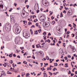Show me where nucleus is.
Instances as JSON below:
<instances>
[{"mask_svg": "<svg viewBox=\"0 0 77 77\" xmlns=\"http://www.w3.org/2000/svg\"><path fill=\"white\" fill-rule=\"evenodd\" d=\"M42 3L44 5L48 6L49 5V2L47 0H42Z\"/></svg>", "mask_w": 77, "mask_h": 77, "instance_id": "1", "label": "nucleus"}, {"mask_svg": "<svg viewBox=\"0 0 77 77\" xmlns=\"http://www.w3.org/2000/svg\"><path fill=\"white\" fill-rule=\"evenodd\" d=\"M50 23L48 22H44L43 23V26L44 27H48Z\"/></svg>", "mask_w": 77, "mask_h": 77, "instance_id": "2", "label": "nucleus"}, {"mask_svg": "<svg viewBox=\"0 0 77 77\" xmlns=\"http://www.w3.org/2000/svg\"><path fill=\"white\" fill-rule=\"evenodd\" d=\"M20 30H21V27L20 26H17L16 29V32L17 33H20Z\"/></svg>", "mask_w": 77, "mask_h": 77, "instance_id": "3", "label": "nucleus"}, {"mask_svg": "<svg viewBox=\"0 0 77 77\" xmlns=\"http://www.w3.org/2000/svg\"><path fill=\"white\" fill-rule=\"evenodd\" d=\"M40 20L42 22H44L45 21L44 17L41 16L40 18Z\"/></svg>", "mask_w": 77, "mask_h": 77, "instance_id": "4", "label": "nucleus"}, {"mask_svg": "<svg viewBox=\"0 0 77 77\" xmlns=\"http://www.w3.org/2000/svg\"><path fill=\"white\" fill-rule=\"evenodd\" d=\"M29 34H27V33L24 34V33H23V37H25V38H27V37H25V36H26V37H27V38H28V37H29V36H28Z\"/></svg>", "mask_w": 77, "mask_h": 77, "instance_id": "5", "label": "nucleus"}, {"mask_svg": "<svg viewBox=\"0 0 77 77\" xmlns=\"http://www.w3.org/2000/svg\"><path fill=\"white\" fill-rule=\"evenodd\" d=\"M72 13L70 12V11H69H69L67 12V15L70 16V15H72Z\"/></svg>", "mask_w": 77, "mask_h": 77, "instance_id": "6", "label": "nucleus"}, {"mask_svg": "<svg viewBox=\"0 0 77 77\" xmlns=\"http://www.w3.org/2000/svg\"><path fill=\"white\" fill-rule=\"evenodd\" d=\"M5 28L6 30L7 31H8V32L9 31H10V30H11V29L8 27H7L6 26H5Z\"/></svg>", "mask_w": 77, "mask_h": 77, "instance_id": "7", "label": "nucleus"}, {"mask_svg": "<svg viewBox=\"0 0 77 77\" xmlns=\"http://www.w3.org/2000/svg\"><path fill=\"white\" fill-rule=\"evenodd\" d=\"M7 27H8V28H10L11 29V24L9 23H8L7 24Z\"/></svg>", "mask_w": 77, "mask_h": 77, "instance_id": "8", "label": "nucleus"}, {"mask_svg": "<svg viewBox=\"0 0 77 77\" xmlns=\"http://www.w3.org/2000/svg\"><path fill=\"white\" fill-rule=\"evenodd\" d=\"M36 48H39V47H41V48L42 47L41 46V45L38 44L37 45H36Z\"/></svg>", "mask_w": 77, "mask_h": 77, "instance_id": "9", "label": "nucleus"}, {"mask_svg": "<svg viewBox=\"0 0 77 77\" xmlns=\"http://www.w3.org/2000/svg\"><path fill=\"white\" fill-rule=\"evenodd\" d=\"M74 48L72 47V51L73 52H75L76 51V49L74 48V47H73Z\"/></svg>", "mask_w": 77, "mask_h": 77, "instance_id": "10", "label": "nucleus"}, {"mask_svg": "<svg viewBox=\"0 0 77 77\" xmlns=\"http://www.w3.org/2000/svg\"><path fill=\"white\" fill-rule=\"evenodd\" d=\"M30 75V74L29 73H27L26 75V77H27L28 76H29Z\"/></svg>", "mask_w": 77, "mask_h": 77, "instance_id": "11", "label": "nucleus"}, {"mask_svg": "<svg viewBox=\"0 0 77 77\" xmlns=\"http://www.w3.org/2000/svg\"><path fill=\"white\" fill-rule=\"evenodd\" d=\"M3 75H4V76H6V74L5 73V72H3Z\"/></svg>", "mask_w": 77, "mask_h": 77, "instance_id": "12", "label": "nucleus"}, {"mask_svg": "<svg viewBox=\"0 0 77 77\" xmlns=\"http://www.w3.org/2000/svg\"><path fill=\"white\" fill-rule=\"evenodd\" d=\"M65 65L66 66H65V68H67V67H68V63H65Z\"/></svg>", "mask_w": 77, "mask_h": 77, "instance_id": "13", "label": "nucleus"}, {"mask_svg": "<svg viewBox=\"0 0 77 77\" xmlns=\"http://www.w3.org/2000/svg\"><path fill=\"white\" fill-rule=\"evenodd\" d=\"M54 66H57V65H58V64H57V63H54Z\"/></svg>", "mask_w": 77, "mask_h": 77, "instance_id": "14", "label": "nucleus"}, {"mask_svg": "<svg viewBox=\"0 0 77 77\" xmlns=\"http://www.w3.org/2000/svg\"><path fill=\"white\" fill-rule=\"evenodd\" d=\"M52 23H53V25L55 23H56V22H55V21L54 20L53 21H52Z\"/></svg>", "mask_w": 77, "mask_h": 77, "instance_id": "15", "label": "nucleus"}, {"mask_svg": "<svg viewBox=\"0 0 77 77\" xmlns=\"http://www.w3.org/2000/svg\"><path fill=\"white\" fill-rule=\"evenodd\" d=\"M18 41L17 38H15V41L16 42H17V41Z\"/></svg>", "mask_w": 77, "mask_h": 77, "instance_id": "16", "label": "nucleus"}, {"mask_svg": "<svg viewBox=\"0 0 77 77\" xmlns=\"http://www.w3.org/2000/svg\"><path fill=\"white\" fill-rule=\"evenodd\" d=\"M48 12V9H47L46 11H44V12Z\"/></svg>", "mask_w": 77, "mask_h": 77, "instance_id": "17", "label": "nucleus"}, {"mask_svg": "<svg viewBox=\"0 0 77 77\" xmlns=\"http://www.w3.org/2000/svg\"><path fill=\"white\" fill-rule=\"evenodd\" d=\"M40 31L41 32H42V30H41V29H40L39 30H38V31L39 32V33H41V32H40Z\"/></svg>", "mask_w": 77, "mask_h": 77, "instance_id": "18", "label": "nucleus"}, {"mask_svg": "<svg viewBox=\"0 0 77 77\" xmlns=\"http://www.w3.org/2000/svg\"><path fill=\"white\" fill-rule=\"evenodd\" d=\"M66 33H67V34H68V35H69V34L70 33V31H68Z\"/></svg>", "mask_w": 77, "mask_h": 77, "instance_id": "19", "label": "nucleus"}, {"mask_svg": "<svg viewBox=\"0 0 77 77\" xmlns=\"http://www.w3.org/2000/svg\"><path fill=\"white\" fill-rule=\"evenodd\" d=\"M20 41V39L17 38V42H19Z\"/></svg>", "mask_w": 77, "mask_h": 77, "instance_id": "20", "label": "nucleus"}, {"mask_svg": "<svg viewBox=\"0 0 77 77\" xmlns=\"http://www.w3.org/2000/svg\"><path fill=\"white\" fill-rule=\"evenodd\" d=\"M68 74H71V72H70V71H69V72L68 73Z\"/></svg>", "mask_w": 77, "mask_h": 77, "instance_id": "21", "label": "nucleus"}, {"mask_svg": "<svg viewBox=\"0 0 77 77\" xmlns=\"http://www.w3.org/2000/svg\"><path fill=\"white\" fill-rule=\"evenodd\" d=\"M64 59H65L66 60L68 59V57L66 56L64 57Z\"/></svg>", "mask_w": 77, "mask_h": 77, "instance_id": "22", "label": "nucleus"}, {"mask_svg": "<svg viewBox=\"0 0 77 77\" xmlns=\"http://www.w3.org/2000/svg\"><path fill=\"white\" fill-rule=\"evenodd\" d=\"M50 45H55V44L53 43V44H52V43H51Z\"/></svg>", "mask_w": 77, "mask_h": 77, "instance_id": "23", "label": "nucleus"}, {"mask_svg": "<svg viewBox=\"0 0 77 77\" xmlns=\"http://www.w3.org/2000/svg\"><path fill=\"white\" fill-rule=\"evenodd\" d=\"M0 71H1L2 72H3V69H0Z\"/></svg>", "mask_w": 77, "mask_h": 77, "instance_id": "24", "label": "nucleus"}, {"mask_svg": "<svg viewBox=\"0 0 77 77\" xmlns=\"http://www.w3.org/2000/svg\"><path fill=\"white\" fill-rule=\"evenodd\" d=\"M13 56L14 57H17V55H15V54H13Z\"/></svg>", "mask_w": 77, "mask_h": 77, "instance_id": "25", "label": "nucleus"}, {"mask_svg": "<svg viewBox=\"0 0 77 77\" xmlns=\"http://www.w3.org/2000/svg\"><path fill=\"white\" fill-rule=\"evenodd\" d=\"M12 9V8H10V10H9V12H11Z\"/></svg>", "mask_w": 77, "mask_h": 77, "instance_id": "26", "label": "nucleus"}, {"mask_svg": "<svg viewBox=\"0 0 77 77\" xmlns=\"http://www.w3.org/2000/svg\"><path fill=\"white\" fill-rule=\"evenodd\" d=\"M47 42H49V43H50V40H49V39H48L47 41Z\"/></svg>", "mask_w": 77, "mask_h": 77, "instance_id": "27", "label": "nucleus"}, {"mask_svg": "<svg viewBox=\"0 0 77 77\" xmlns=\"http://www.w3.org/2000/svg\"><path fill=\"white\" fill-rule=\"evenodd\" d=\"M17 3H14V5L15 6H17Z\"/></svg>", "mask_w": 77, "mask_h": 77, "instance_id": "28", "label": "nucleus"}, {"mask_svg": "<svg viewBox=\"0 0 77 77\" xmlns=\"http://www.w3.org/2000/svg\"><path fill=\"white\" fill-rule=\"evenodd\" d=\"M60 53L61 54H62V55H63V51H62V52H60Z\"/></svg>", "mask_w": 77, "mask_h": 77, "instance_id": "29", "label": "nucleus"}, {"mask_svg": "<svg viewBox=\"0 0 77 77\" xmlns=\"http://www.w3.org/2000/svg\"><path fill=\"white\" fill-rule=\"evenodd\" d=\"M68 58H71V55H68Z\"/></svg>", "mask_w": 77, "mask_h": 77, "instance_id": "30", "label": "nucleus"}, {"mask_svg": "<svg viewBox=\"0 0 77 77\" xmlns=\"http://www.w3.org/2000/svg\"><path fill=\"white\" fill-rule=\"evenodd\" d=\"M20 49H21V50H23V49H24V47H20Z\"/></svg>", "mask_w": 77, "mask_h": 77, "instance_id": "31", "label": "nucleus"}, {"mask_svg": "<svg viewBox=\"0 0 77 77\" xmlns=\"http://www.w3.org/2000/svg\"><path fill=\"white\" fill-rule=\"evenodd\" d=\"M48 36H51V33L49 32L48 34Z\"/></svg>", "mask_w": 77, "mask_h": 77, "instance_id": "32", "label": "nucleus"}, {"mask_svg": "<svg viewBox=\"0 0 77 77\" xmlns=\"http://www.w3.org/2000/svg\"><path fill=\"white\" fill-rule=\"evenodd\" d=\"M39 53H40V54L42 55V52L41 51H39Z\"/></svg>", "mask_w": 77, "mask_h": 77, "instance_id": "33", "label": "nucleus"}, {"mask_svg": "<svg viewBox=\"0 0 77 77\" xmlns=\"http://www.w3.org/2000/svg\"><path fill=\"white\" fill-rule=\"evenodd\" d=\"M7 74H12V73L11 72H7Z\"/></svg>", "mask_w": 77, "mask_h": 77, "instance_id": "34", "label": "nucleus"}, {"mask_svg": "<svg viewBox=\"0 0 77 77\" xmlns=\"http://www.w3.org/2000/svg\"><path fill=\"white\" fill-rule=\"evenodd\" d=\"M51 18H52V20H53V19H54V17H53V16H51Z\"/></svg>", "mask_w": 77, "mask_h": 77, "instance_id": "35", "label": "nucleus"}, {"mask_svg": "<svg viewBox=\"0 0 77 77\" xmlns=\"http://www.w3.org/2000/svg\"><path fill=\"white\" fill-rule=\"evenodd\" d=\"M0 7H1V8H3V5H0Z\"/></svg>", "mask_w": 77, "mask_h": 77, "instance_id": "36", "label": "nucleus"}, {"mask_svg": "<svg viewBox=\"0 0 77 77\" xmlns=\"http://www.w3.org/2000/svg\"><path fill=\"white\" fill-rule=\"evenodd\" d=\"M69 46L70 47V48L72 49V47H72V46L71 45H69Z\"/></svg>", "mask_w": 77, "mask_h": 77, "instance_id": "37", "label": "nucleus"}, {"mask_svg": "<svg viewBox=\"0 0 77 77\" xmlns=\"http://www.w3.org/2000/svg\"><path fill=\"white\" fill-rule=\"evenodd\" d=\"M26 7H27V9H29V5H27L26 6Z\"/></svg>", "mask_w": 77, "mask_h": 77, "instance_id": "38", "label": "nucleus"}, {"mask_svg": "<svg viewBox=\"0 0 77 77\" xmlns=\"http://www.w3.org/2000/svg\"><path fill=\"white\" fill-rule=\"evenodd\" d=\"M72 35H73V36H72V37H74V36H75V34H72Z\"/></svg>", "mask_w": 77, "mask_h": 77, "instance_id": "39", "label": "nucleus"}, {"mask_svg": "<svg viewBox=\"0 0 77 77\" xmlns=\"http://www.w3.org/2000/svg\"><path fill=\"white\" fill-rule=\"evenodd\" d=\"M63 13H64V14H66V11H65V10H64L63 11Z\"/></svg>", "mask_w": 77, "mask_h": 77, "instance_id": "40", "label": "nucleus"}, {"mask_svg": "<svg viewBox=\"0 0 77 77\" xmlns=\"http://www.w3.org/2000/svg\"><path fill=\"white\" fill-rule=\"evenodd\" d=\"M68 26H69L70 27H72V26H71V24H69L68 25Z\"/></svg>", "mask_w": 77, "mask_h": 77, "instance_id": "41", "label": "nucleus"}, {"mask_svg": "<svg viewBox=\"0 0 77 77\" xmlns=\"http://www.w3.org/2000/svg\"><path fill=\"white\" fill-rule=\"evenodd\" d=\"M39 10H38L37 11H36V13H39Z\"/></svg>", "mask_w": 77, "mask_h": 77, "instance_id": "42", "label": "nucleus"}, {"mask_svg": "<svg viewBox=\"0 0 77 77\" xmlns=\"http://www.w3.org/2000/svg\"><path fill=\"white\" fill-rule=\"evenodd\" d=\"M74 57L72 56V58H71L72 60H74Z\"/></svg>", "mask_w": 77, "mask_h": 77, "instance_id": "43", "label": "nucleus"}, {"mask_svg": "<svg viewBox=\"0 0 77 77\" xmlns=\"http://www.w3.org/2000/svg\"><path fill=\"white\" fill-rule=\"evenodd\" d=\"M53 11H51V13H50V14L51 15H52V14H53Z\"/></svg>", "mask_w": 77, "mask_h": 77, "instance_id": "44", "label": "nucleus"}, {"mask_svg": "<svg viewBox=\"0 0 77 77\" xmlns=\"http://www.w3.org/2000/svg\"><path fill=\"white\" fill-rule=\"evenodd\" d=\"M17 57L18 58H20V56L18 55L17 56Z\"/></svg>", "mask_w": 77, "mask_h": 77, "instance_id": "45", "label": "nucleus"}, {"mask_svg": "<svg viewBox=\"0 0 77 77\" xmlns=\"http://www.w3.org/2000/svg\"><path fill=\"white\" fill-rule=\"evenodd\" d=\"M27 53V52H25L24 54H23V56H25V55H26V54Z\"/></svg>", "mask_w": 77, "mask_h": 77, "instance_id": "46", "label": "nucleus"}, {"mask_svg": "<svg viewBox=\"0 0 77 77\" xmlns=\"http://www.w3.org/2000/svg\"><path fill=\"white\" fill-rule=\"evenodd\" d=\"M53 42L54 43H56V41L55 40H53Z\"/></svg>", "mask_w": 77, "mask_h": 77, "instance_id": "47", "label": "nucleus"}, {"mask_svg": "<svg viewBox=\"0 0 77 77\" xmlns=\"http://www.w3.org/2000/svg\"><path fill=\"white\" fill-rule=\"evenodd\" d=\"M29 15V13H26V17H27Z\"/></svg>", "mask_w": 77, "mask_h": 77, "instance_id": "48", "label": "nucleus"}, {"mask_svg": "<svg viewBox=\"0 0 77 77\" xmlns=\"http://www.w3.org/2000/svg\"><path fill=\"white\" fill-rule=\"evenodd\" d=\"M31 14H35V13H34V12L32 11L31 12Z\"/></svg>", "mask_w": 77, "mask_h": 77, "instance_id": "49", "label": "nucleus"}, {"mask_svg": "<svg viewBox=\"0 0 77 77\" xmlns=\"http://www.w3.org/2000/svg\"><path fill=\"white\" fill-rule=\"evenodd\" d=\"M17 64H21V62H18L17 63Z\"/></svg>", "mask_w": 77, "mask_h": 77, "instance_id": "50", "label": "nucleus"}, {"mask_svg": "<svg viewBox=\"0 0 77 77\" xmlns=\"http://www.w3.org/2000/svg\"><path fill=\"white\" fill-rule=\"evenodd\" d=\"M45 43H43L42 44V45H44V44H45Z\"/></svg>", "mask_w": 77, "mask_h": 77, "instance_id": "51", "label": "nucleus"}, {"mask_svg": "<svg viewBox=\"0 0 77 77\" xmlns=\"http://www.w3.org/2000/svg\"><path fill=\"white\" fill-rule=\"evenodd\" d=\"M31 27H34V28H35V26L33 25L32 26H31Z\"/></svg>", "mask_w": 77, "mask_h": 77, "instance_id": "52", "label": "nucleus"}, {"mask_svg": "<svg viewBox=\"0 0 77 77\" xmlns=\"http://www.w3.org/2000/svg\"><path fill=\"white\" fill-rule=\"evenodd\" d=\"M59 59L56 60V62H59Z\"/></svg>", "mask_w": 77, "mask_h": 77, "instance_id": "53", "label": "nucleus"}, {"mask_svg": "<svg viewBox=\"0 0 77 77\" xmlns=\"http://www.w3.org/2000/svg\"><path fill=\"white\" fill-rule=\"evenodd\" d=\"M59 44H61V43H62V42L59 41Z\"/></svg>", "mask_w": 77, "mask_h": 77, "instance_id": "54", "label": "nucleus"}, {"mask_svg": "<svg viewBox=\"0 0 77 77\" xmlns=\"http://www.w3.org/2000/svg\"><path fill=\"white\" fill-rule=\"evenodd\" d=\"M55 68H54V69H53V71H55Z\"/></svg>", "mask_w": 77, "mask_h": 77, "instance_id": "55", "label": "nucleus"}, {"mask_svg": "<svg viewBox=\"0 0 77 77\" xmlns=\"http://www.w3.org/2000/svg\"><path fill=\"white\" fill-rule=\"evenodd\" d=\"M65 32H67V29L66 28L65 29Z\"/></svg>", "mask_w": 77, "mask_h": 77, "instance_id": "56", "label": "nucleus"}, {"mask_svg": "<svg viewBox=\"0 0 77 77\" xmlns=\"http://www.w3.org/2000/svg\"><path fill=\"white\" fill-rule=\"evenodd\" d=\"M32 48H35V45H32Z\"/></svg>", "mask_w": 77, "mask_h": 77, "instance_id": "57", "label": "nucleus"}, {"mask_svg": "<svg viewBox=\"0 0 77 77\" xmlns=\"http://www.w3.org/2000/svg\"><path fill=\"white\" fill-rule=\"evenodd\" d=\"M35 64H37V65H38V62L36 61L35 62Z\"/></svg>", "mask_w": 77, "mask_h": 77, "instance_id": "58", "label": "nucleus"}, {"mask_svg": "<svg viewBox=\"0 0 77 77\" xmlns=\"http://www.w3.org/2000/svg\"><path fill=\"white\" fill-rule=\"evenodd\" d=\"M63 5L64 7H65V5H66V3H65L64 4H63Z\"/></svg>", "mask_w": 77, "mask_h": 77, "instance_id": "59", "label": "nucleus"}, {"mask_svg": "<svg viewBox=\"0 0 77 77\" xmlns=\"http://www.w3.org/2000/svg\"><path fill=\"white\" fill-rule=\"evenodd\" d=\"M35 25L36 26H38V23H36L35 24Z\"/></svg>", "mask_w": 77, "mask_h": 77, "instance_id": "60", "label": "nucleus"}, {"mask_svg": "<svg viewBox=\"0 0 77 77\" xmlns=\"http://www.w3.org/2000/svg\"><path fill=\"white\" fill-rule=\"evenodd\" d=\"M44 39L45 40L46 39V36L44 38Z\"/></svg>", "mask_w": 77, "mask_h": 77, "instance_id": "61", "label": "nucleus"}, {"mask_svg": "<svg viewBox=\"0 0 77 77\" xmlns=\"http://www.w3.org/2000/svg\"><path fill=\"white\" fill-rule=\"evenodd\" d=\"M9 57H12V55H9Z\"/></svg>", "mask_w": 77, "mask_h": 77, "instance_id": "62", "label": "nucleus"}, {"mask_svg": "<svg viewBox=\"0 0 77 77\" xmlns=\"http://www.w3.org/2000/svg\"><path fill=\"white\" fill-rule=\"evenodd\" d=\"M74 77H77V75H75L74 76Z\"/></svg>", "mask_w": 77, "mask_h": 77, "instance_id": "63", "label": "nucleus"}, {"mask_svg": "<svg viewBox=\"0 0 77 77\" xmlns=\"http://www.w3.org/2000/svg\"><path fill=\"white\" fill-rule=\"evenodd\" d=\"M75 74H77V71H75Z\"/></svg>", "mask_w": 77, "mask_h": 77, "instance_id": "64", "label": "nucleus"}]
</instances>
